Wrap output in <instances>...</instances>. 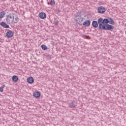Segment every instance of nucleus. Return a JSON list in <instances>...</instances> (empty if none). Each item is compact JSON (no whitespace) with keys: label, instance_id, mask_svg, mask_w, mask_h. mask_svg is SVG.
I'll list each match as a JSON object with an SVG mask.
<instances>
[{"label":"nucleus","instance_id":"obj_19","mask_svg":"<svg viewBox=\"0 0 126 126\" xmlns=\"http://www.w3.org/2000/svg\"><path fill=\"white\" fill-rule=\"evenodd\" d=\"M75 17H81V14L80 12H78L75 15Z\"/></svg>","mask_w":126,"mask_h":126},{"label":"nucleus","instance_id":"obj_22","mask_svg":"<svg viewBox=\"0 0 126 126\" xmlns=\"http://www.w3.org/2000/svg\"><path fill=\"white\" fill-rule=\"evenodd\" d=\"M3 88H4V85L0 87V92H3Z\"/></svg>","mask_w":126,"mask_h":126},{"label":"nucleus","instance_id":"obj_6","mask_svg":"<svg viewBox=\"0 0 126 126\" xmlns=\"http://www.w3.org/2000/svg\"><path fill=\"white\" fill-rule=\"evenodd\" d=\"M75 21L78 24H81V22L83 21V18H82L81 17H75Z\"/></svg>","mask_w":126,"mask_h":126},{"label":"nucleus","instance_id":"obj_9","mask_svg":"<svg viewBox=\"0 0 126 126\" xmlns=\"http://www.w3.org/2000/svg\"><path fill=\"white\" fill-rule=\"evenodd\" d=\"M68 105H69V108H70L71 109H75V108H76V105L73 102L69 103Z\"/></svg>","mask_w":126,"mask_h":126},{"label":"nucleus","instance_id":"obj_24","mask_svg":"<svg viewBox=\"0 0 126 126\" xmlns=\"http://www.w3.org/2000/svg\"><path fill=\"white\" fill-rule=\"evenodd\" d=\"M82 37H83V38H84V39H87V35H86L83 34L82 35Z\"/></svg>","mask_w":126,"mask_h":126},{"label":"nucleus","instance_id":"obj_18","mask_svg":"<svg viewBox=\"0 0 126 126\" xmlns=\"http://www.w3.org/2000/svg\"><path fill=\"white\" fill-rule=\"evenodd\" d=\"M41 48L42 49V50H43V51H46V50L48 49V47H47V46H46V45L42 44L41 45Z\"/></svg>","mask_w":126,"mask_h":126},{"label":"nucleus","instance_id":"obj_17","mask_svg":"<svg viewBox=\"0 0 126 126\" xmlns=\"http://www.w3.org/2000/svg\"><path fill=\"white\" fill-rule=\"evenodd\" d=\"M5 15V12L2 11L0 12V18H3L4 17V16Z\"/></svg>","mask_w":126,"mask_h":126},{"label":"nucleus","instance_id":"obj_25","mask_svg":"<svg viewBox=\"0 0 126 126\" xmlns=\"http://www.w3.org/2000/svg\"><path fill=\"white\" fill-rule=\"evenodd\" d=\"M48 5L50 4V3L48 2Z\"/></svg>","mask_w":126,"mask_h":126},{"label":"nucleus","instance_id":"obj_1","mask_svg":"<svg viewBox=\"0 0 126 126\" xmlns=\"http://www.w3.org/2000/svg\"><path fill=\"white\" fill-rule=\"evenodd\" d=\"M14 20V16L11 15V14L7 15L6 16V21L7 23H12Z\"/></svg>","mask_w":126,"mask_h":126},{"label":"nucleus","instance_id":"obj_20","mask_svg":"<svg viewBox=\"0 0 126 126\" xmlns=\"http://www.w3.org/2000/svg\"><path fill=\"white\" fill-rule=\"evenodd\" d=\"M55 3H56V2H55L54 0H51V1H50L51 5H54V4H55Z\"/></svg>","mask_w":126,"mask_h":126},{"label":"nucleus","instance_id":"obj_13","mask_svg":"<svg viewBox=\"0 0 126 126\" xmlns=\"http://www.w3.org/2000/svg\"><path fill=\"white\" fill-rule=\"evenodd\" d=\"M98 22H97L96 21H93L92 22V26H93L94 28H97V27H98Z\"/></svg>","mask_w":126,"mask_h":126},{"label":"nucleus","instance_id":"obj_4","mask_svg":"<svg viewBox=\"0 0 126 126\" xmlns=\"http://www.w3.org/2000/svg\"><path fill=\"white\" fill-rule=\"evenodd\" d=\"M97 11L98 13H105L106 12V8L101 6L98 8Z\"/></svg>","mask_w":126,"mask_h":126},{"label":"nucleus","instance_id":"obj_14","mask_svg":"<svg viewBox=\"0 0 126 126\" xmlns=\"http://www.w3.org/2000/svg\"><path fill=\"white\" fill-rule=\"evenodd\" d=\"M12 80L14 82H17L18 81V77L16 75L13 76Z\"/></svg>","mask_w":126,"mask_h":126},{"label":"nucleus","instance_id":"obj_5","mask_svg":"<svg viewBox=\"0 0 126 126\" xmlns=\"http://www.w3.org/2000/svg\"><path fill=\"white\" fill-rule=\"evenodd\" d=\"M13 35H14V33H13V32H12V31L8 30V31L7 32H6V37L7 38H12V37H13Z\"/></svg>","mask_w":126,"mask_h":126},{"label":"nucleus","instance_id":"obj_7","mask_svg":"<svg viewBox=\"0 0 126 126\" xmlns=\"http://www.w3.org/2000/svg\"><path fill=\"white\" fill-rule=\"evenodd\" d=\"M38 16L41 19H45V18L47 17V15H46V13L44 12H40L38 14Z\"/></svg>","mask_w":126,"mask_h":126},{"label":"nucleus","instance_id":"obj_12","mask_svg":"<svg viewBox=\"0 0 126 126\" xmlns=\"http://www.w3.org/2000/svg\"><path fill=\"white\" fill-rule=\"evenodd\" d=\"M33 95L35 97V98H39V97L41 96V94H40V92L38 91L33 93Z\"/></svg>","mask_w":126,"mask_h":126},{"label":"nucleus","instance_id":"obj_10","mask_svg":"<svg viewBox=\"0 0 126 126\" xmlns=\"http://www.w3.org/2000/svg\"><path fill=\"white\" fill-rule=\"evenodd\" d=\"M90 24H91V22L90 20H86L83 24V25L86 26V27L88 26H90Z\"/></svg>","mask_w":126,"mask_h":126},{"label":"nucleus","instance_id":"obj_3","mask_svg":"<svg viewBox=\"0 0 126 126\" xmlns=\"http://www.w3.org/2000/svg\"><path fill=\"white\" fill-rule=\"evenodd\" d=\"M97 24H98V29H99V30H102V29H103V24H104L102 18H100L97 20Z\"/></svg>","mask_w":126,"mask_h":126},{"label":"nucleus","instance_id":"obj_11","mask_svg":"<svg viewBox=\"0 0 126 126\" xmlns=\"http://www.w3.org/2000/svg\"><path fill=\"white\" fill-rule=\"evenodd\" d=\"M27 80V82L28 83H30V84H32V83H33V82H34V78L32 77H30L28 78Z\"/></svg>","mask_w":126,"mask_h":126},{"label":"nucleus","instance_id":"obj_2","mask_svg":"<svg viewBox=\"0 0 126 126\" xmlns=\"http://www.w3.org/2000/svg\"><path fill=\"white\" fill-rule=\"evenodd\" d=\"M114 29V26L109 25V24H106L102 25V30H110V31H113Z\"/></svg>","mask_w":126,"mask_h":126},{"label":"nucleus","instance_id":"obj_16","mask_svg":"<svg viewBox=\"0 0 126 126\" xmlns=\"http://www.w3.org/2000/svg\"><path fill=\"white\" fill-rule=\"evenodd\" d=\"M109 22H110V21H109V17L107 19H103V25H106V24H108V23H109Z\"/></svg>","mask_w":126,"mask_h":126},{"label":"nucleus","instance_id":"obj_8","mask_svg":"<svg viewBox=\"0 0 126 126\" xmlns=\"http://www.w3.org/2000/svg\"><path fill=\"white\" fill-rule=\"evenodd\" d=\"M0 26H2V27H3V28H9V26L4 22H2L0 23Z\"/></svg>","mask_w":126,"mask_h":126},{"label":"nucleus","instance_id":"obj_21","mask_svg":"<svg viewBox=\"0 0 126 126\" xmlns=\"http://www.w3.org/2000/svg\"><path fill=\"white\" fill-rule=\"evenodd\" d=\"M19 20V19L18 18V17H16L15 19V21H14V23H17Z\"/></svg>","mask_w":126,"mask_h":126},{"label":"nucleus","instance_id":"obj_15","mask_svg":"<svg viewBox=\"0 0 126 126\" xmlns=\"http://www.w3.org/2000/svg\"><path fill=\"white\" fill-rule=\"evenodd\" d=\"M109 24H111V25L115 24V21H114V20L112 18L109 17Z\"/></svg>","mask_w":126,"mask_h":126},{"label":"nucleus","instance_id":"obj_23","mask_svg":"<svg viewBox=\"0 0 126 126\" xmlns=\"http://www.w3.org/2000/svg\"><path fill=\"white\" fill-rule=\"evenodd\" d=\"M54 24H55V25H58V24H59V21L57 20H55L54 21Z\"/></svg>","mask_w":126,"mask_h":126}]
</instances>
